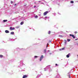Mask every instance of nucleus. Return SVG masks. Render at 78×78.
I'll return each instance as SVG.
<instances>
[{"mask_svg": "<svg viewBox=\"0 0 78 78\" xmlns=\"http://www.w3.org/2000/svg\"><path fill=\"white\" fill-rule=\"evenodd\" d=\"M5 32L6 33H9V31L8 30H5Z\"/></svg>", "mask_w": 78, "mask_h": 78, "instance_id": "6", "label": "nucleus"}, {"mask_svg": "<svg viewBox=\"0 0 78 78\" xmlns=\"http://www.w3.org/2000/svg\"><path fill=\"white\" fill-rule=\"evenodd\" d=\"M76 40H78V39H76Z\"/></svg>", "mask_w": 78, "mask_h": 78, "instance_id": "31", "label": "nucleus"}, {"mask_svg": "<svg viewBox=\"0 0 78 78\" xmlns=\"http://www.w3.org/2000/svg\"><path fill=\"white\" fill-rule=\"evenodd\" d=\"M44 53H46V49H44Z\"/></svg>", "mask_w": 78, "mask_h": 78, "instance_id": "19", "label": "nucleus"}, {"mask_svg": "<svg viewBox=\"0 0 78 78\" xmlns=\"http://www.w3.org/2000/svg\"><path fill=\"white\" fill-rule=\"evenodd\" d=\"M45 18H47V17L45 16Z\"/></svg>", "mask_w": 78, "mask_h": 78, "instance_id": "30", "label": "nucleus"}, {"mask_svg": "<svg viewBox=\"0 0 78 78\" xmlns=\"http://www.w3.org/2000/svg\"><path fill=\"white\" fill-rule=\"evenodd\" d=\"M67 41H68V42H70V39H68L67 40Z\"/></svg>", "mask_w": 78, "mask_h": 78, "instance_id": "17", "label": "nucleus"}, {"mask_svg": "<svg viewBox=\"0 0 78 78\" xmlns=\"http://www.w3.org/2000/svg\"><path fill=\"white\" fill-rule=\"evenodd\" d=\"M11 34H14V33L13 32H12L10 33Z\"/></svg>", "mask_w": 78, "mask_h": 78, "instance_id": "9", "label": "nucleus"}, {"mask_svg": "<svg viewBox=\"0 0 78 78\" xmlns=\"http://www.w3.org/2000/svg\"><path fill=\"white\" fill-rule=\"evenodd\" d=\"M64 43H65V44H66V42H67V41H66V40H64Z\"/></svg>", "mask_w": 78, "mask_h": 78, "instance_id": "13", "label": "nucleus"}, {"mask_svg": "<svg viewBox=\"0 0 78 78\" xmlns=\"http://www.w3.org/2000/svg\"><path fill=\"white\" fill-rule=\"evenodd\" d=\"M70 55V53H69L68 55H66L67 58H69V55Z\"/></svg>", "mask_w": 78, "mask_h": 78, "instance_id": "8", "label": "nucleus"}, {"mask_svg": "<svg viewBox=\"0 0 78 78\" xmlns=\"http://www.w3.org/2000/svg\"><path fill=\"white\" fill-rule=\"evenodd\" d=\"M34 3L36 4V2H34Z\"/></svg>", "mask_w": 78, "mask_h": 78, "instance_id": "33", "label": "nucleus"}, {"mask_svg": "<svg viewBox=\"0 0 78 78\" xmlns=\"http://www.w3.org/2000/svg\"><path fill=\"white\" fill-rule=\"evenodd\" d=\"M59 37H63V36L61 35H59Z\"/></svg>", "mask_w": 78, "mask_h": 78, "instance_id": "20", "label": "nucleus"}, {"mask_svg": "<svg viewBox=\"0 0 78 78\" xmlns=\"http://www.w3.org/2000/svg\"><path fill=\"white\" fill-rule=\"evenodd\" d=\"M74 33L75 34H77V33H78V32H77V31H75V32H74Z\"/></svg>", "mask_w": 78, "mask_h": 78, "instance_id": "14", "label": "nucleus"}, {"mask_svg": "<svg viewBox=\"0 0 78 78\" xmlns=\"http://www.w3.org/2000/svg\"><path fill=\"white\" fill-rule=\"evenodd\" d=\"M55 66H58V64H55Z\"/></svg>", "mask_w": 78, "mask_h": 78, "instance_id": "25", "label": "nucleus"}, {"mask_svg": "<svg viewBox=\"0 0 78 78\" xmlns=\"http://www.w3.org/2000/svg\"><path fill=\"white\" fill-rule=\"evenodd\" d=\"M69 35L70 36H72V37H73V39H75V37L73 35H72L71 34H70Z\"/></svg>", "mask_w": 78, "mask_h": 78, "instance_id": "3", "label": "nucleus"}, {"mask_svg": "<svg viewBox=\"0 0 78 78\" xmlns=\"http://www.w3.org/2000/svg\"><path fill=\"white\" fill-rule=\"evenodd\" d=\"M69 78H70V75H69Z\"/></svg>", "mask_w": 78, "mask_h": 78, "instance_id": "27", "label": "nucleus"}, {"mask_svg": "<svg viewBox=\"0 0 78 78\" xmlns=\"http://www.w3.org/2000/svg\"><path fill=\"white\" fill-rule=\"evenodd\" d=\"M23 22H22L20 23L21 25H23Z\"/></svg>", "mask_w": 78, "mask_h": 78, "instance_id": "12", "label": "nucleus"}, {"mask_svg": "<svg viewBox=\"0 0 78 78\" xmlns=\"http://www.w3.org/2000/svg\"><path fill=\"white\" fill-rule=\"evenodd\" d=\"M35 58H38V56H35L34 57Z\"/></svg>", "mask_w": 78, "mask_h": 78, "instance_id": "18", "label": "nucleus"}, {"mask_svg": "<svg viewBox=\"0 0 78 78\" xmlns=\"http://www.w3.org/2000/svg\"><path fill=\"white\" fill-rule=\"evenodd\" d=\"M20 27L19 26H17L16 28H19Z\"/></svg>", "mask_w": 78, "mask_h": 78, "instance_id": "22", "label": "nucleus"}, {"mask_svg": "<svg viewBox=\"0 0 78 78\" xmlns=\"http://www.w3.org/2000/svg\"><path fill=\"white\" fill-rule=\"evenodd\" d=\"M11 3L12 4L13 3V2L12 1H11Z\"/></svg>", "mask_w": 78, "mask_h": 78, "instance_id": "23", "label": "nucleus"}, {"mask_svg": "<svg viewBox=\"0 0 78 78\" xmlns=\"http://www.w3.org/2000/svg\"><path fill=\"white\" fill-rule=\"evenodd\" d=\"M50 33H51V31H49L48 32V34H50Z\"/></svg>", "mask_w": 78, "mask_h": 78, "instance_id": "11", "label": "nucleus"}, {"mask_svg": "<svg viewBox=\"0 0 78 78\" xmlns=\"http://www.w3.org/2000/svg\"><path fill=\"white\" fill-rule=\"evenodd\" d=\"M38 2H41L40 1H38Z\"/></svg>", "mask_w": 78, "mask_h": 78, "instance_id": "32", "label": "nucleus"}, {"mask_svg": "<svg viewBox=\"0 0 78 78\" xmlns=\"http://www.w3.org/2000/svg\"><path fill=\"white\" fill-rule=\"evenodd\" d=\"M27 78V75H24L23 77V78Z\"/></svg>", "mask_w": 78, "mask_h": 78, "instance_id": "5", "label": "nucleus"}, {"mask_svg": "<svg viewBox=\"0 0 78 78\" xmlns=\"http://www.w3.org/2000/svg\"><path fill=\"white\" fill-rule=\"evenodd\" d=\"M48 13V11H47L44 13V16H46Z\"/></svg>", "mask_w": 78, "mask_h": 78, "instance_id": "2", "label": "nucleus"}, {"mask_svg": "<svg viewBox=\"0 0 78 78\" xmlns=\"http://www.w3.org/2000/svg\"><path fill=\"white\" fill-rule=\"evenodd\" d=\"M70 2L71 3H73V1H71Z\"/></svg>", "mask_w": 78, "mask_h": 78, "instance_id": "16", "label": "nucleus"}, {"mask_svg": "<svg viewBox=\"0 0 78 78\" xmlns=\"http://www.w3.org/2000/svg\"><path fill=\"white\" fill-rule=\"evenodd\" d=\"M59 50H60V51H61V50H62V48H61V49H59Z\"/></svg>", "mask_w": 78, "mask_h": 78, "instance_id": "24", "label": "nucleus"}, {"mask_svg": "<svg viewBox=\"0 0 78 78\" xmlns=\"http://www.w3.org/2000/svg\"><path fill=\"white\" fill-rule=\"evenodd\" d=\"M37 17H38V16H37L36 15V16H35V19H37Z\"/></svg>", "mask_w": 78, "mask_h": 78, "instance_id": "10", "label": "nucleus"}, {"mask_svg": "<svg viewBox=\"0 0 78 78\" xmlns=\"http://www.w3.org/2000/svg\"><path fill=\"white\" fill-rule=\"evenodd\" d=\"M43 58H44V56H43V55H41V56L40 57V61H41L42 59H43Z\"/></svg>", "mask_w": 78, "mask_h": 78, "instance_id": "1", "label": "nucleus"}, {"mask_svg": "<svg viewBox=\"0 0 78 78\" xmlns=\"http://www.w3.org/2000/svg\"><path fill=\"white\" fill-rule=\"evenodd\" d=\"M36 7V6H34V8H35Z\"/></svg>", "mask_w": 78, "mask_h": 78, "instance_id": "28", "label": "nucleus"}, {"mask_svg": "<svg viewBox=\"0 0 78 78\" xmlns=\"http://www.w3.org/2000/svg\"><path fill=\"white\" fill-rule=\"evenodd\" d=\"M15 29V28L14 27H13V28H12V27H10V30H14Z\"/></svg>", "mask_w": 78, "mask_h": 78, "instance_id": "4", "label": "nucleus"}, {"mask_svg": "<svg viewBox=\"0 0 78 78\" xmlns=\"http://www.w3.org/2000/svg\"><path fill=\"white\" fill-rule=\"evenodd\" d=\"M14 6H16V5H17V4H14Z\"/></svg>", "mask_w": 78, "mask_h": 78, "instance_id": "26", "label": "nucleus"}, {"mask_svg": "<svg viewBox=\"0 0 78 78\" xmlns=\"http://www.w3.org/2000/svg\"><path fill=\"white\" fill-rule=\"evenodd\" d=\"M62 48V50H64V49H65V48Z\"/></svg>", "mask_w": 78, "mask_h": 78, "instance_id": "21", "label": "nucleus"}, {"mask_svg": "<svg viewBox=\"0 0 78 78\" xmlns=\"http://www.w3.org/2000/svg\"><path fill=\"white\" fill-rule=\"evenodd\" d=\"M8 20H3V22H6Z\"/></svg>", "mask_w": 78, "mask_h": 78, "instance_id": "7", "label": "nucleus"}, {"mask_svg": "<svg viewBox=\"0 0 78 78\" xmlns=\"http://www.w3.org/2000/svg\"><path fill=\"white\" fill-rule=\"evenodd\" d=\"M3 56L2 55H0V57L1 58H2L3 57Z\"/></svg>", "mask_w": 78, "mask_h": 78, "instance_id": "15", "label": "nucleus"}, {"mask_svg": "<svg viewBox=\"0 0 78 78\" xmlns=\"http://www.w3.org/2000/svg\"><path fill=\"white\" fill-rule=\"evenodd\" d=\"M48 44H47V47H48Z\"/></svg>", "mask_w": 78, "mask_h": 78, "instance_id": "29", "label": "nucleus"}]
</instances>
